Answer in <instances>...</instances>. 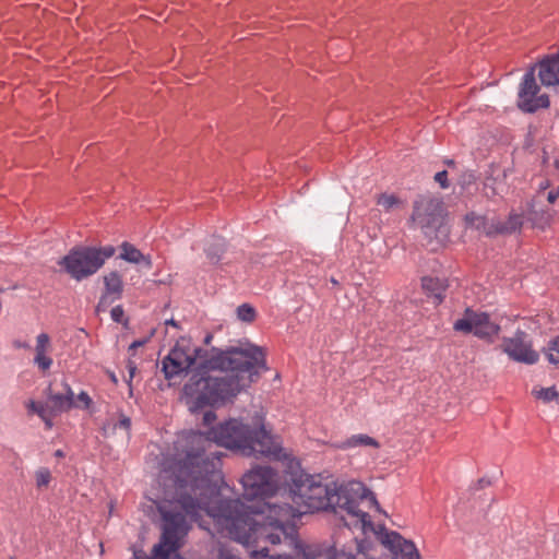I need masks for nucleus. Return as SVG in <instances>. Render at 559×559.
<instances>
[{"mask_svg": "<svg viewBox=\"0 0 559 559\" xmlns=\"http://www.w3.org/2000/svg\"><path fill=\"white\" fill-rule=\"evenodd\" d=\"M222 484L217 485L215 496L202 489H197V495H193L188 489L178 492L176 502L190 522H197L205 514L213 519L221 533L241 544H281V535L275 531L278 511L269 518L266 507L269 503H283L276 497L280 490L277 473L269 466H257L242 476L243 498L249 504L239 499H226L224 490L227 487Z\"/></svg>", "mask_w": 559, "mask_h": 559, "instance_id": "obj_1", "label": "nucleus"}, {"mask_svg": "<svg viewBox=\"0 0 559 559\" xmlns=\"http://www.w3.org/2000/svg\"><path fill=\"white\" fill-rule=\"evenodd\" d=\"M213 442L222 447L238 450L242 455H264L280 459L282 448L276 439L264 428L260 419L245 424L229 419L206 435L200 431H185L174 442L170 468L175 475L178 492L197 489L215 496L216 487L223 481L219 452Z\"/></svg>", "mask_w": 559, "mask_h": 559, "instance_id": "obj_2", "label": "nucleus"}, {"mask_svg": "<svg viewBox=\"0 0 559 559\" xmlns=\"http://www.w3.org/2000/svg\"><path fill=\"white\" fill-rule=\"evenodd\" d=\"M283 503L266 504L270 513L277 512L275 531L281 535V544L289 548V551L270 552L266 547H261L252 552L253 557L271 559H292L294 554H300L305 559H319L316 550L302 548L294 525L289 521L306 513L332 509L341 513V520L345 526L358 525L371 526L370 515L361 508L374 507L380 511V506L374 495L359 481H350L346 485H337L334 481L323 484L320 476L308 475L300 472L292 476L288 492L282 495ZM271 518V514L267 515Z\"/></svg>", "mask_w": 559, "mask_h": 559, "instance_id": "obj_3", "label": "nucleus"}, {"mask_svg": "<svg viewBox=\"0 0 559 559\" xmlns=\"http://www.w3.org/2000/svg\"><path fill=\"white\" fill-rule=\"evenodd\" d=\"M265 368L264 349L252 343L241 342L225 350L213 349L185 383L181 399L192 413L233 401L255 381L259 370Z\"/></svg>", "mask_w": 559, "mask_h": 559, "instance_id": "obj_4", "label": "nucleus"}, {"mask_svg": "<svg viewBox=\"0 0 559 559\" xmlns=\"http://www.w3.org/2000/svg\"><path fill=\"white\" fill-rule=\"evenodd\" d=\"M163 518V534L160 542L154 545L152 554L134 550V559H169L181 546V540L190 530V520L176 501L158 507Z\"/></svg>", "mask_w": 559, "mask_h": 559, "instance_id": "obj_5", "label": "nucleus"}, {"mask_svg": "<svg viewBox=\"0 0 559 559\" xmlns=\"http://www.w3.org/2000/svg\"><path fill=\"white\" fill-rule=\"evenodd\" d=\"M112 251L102 253L96 247H75L58 264L70 277L82 281L95 274Z\"/></svg>", "mask_w": 559, "mask_h": 559, "instance_id": "obj_6", "label": "nucleus"}, {"mask_svg": "<svg viewBox=\"0 0 559 559\" xmlns=\"http://www.w3.org/2000/svg\"><path fill=\"white\" fill-rule=\"evenodd\" d=\"M444 205L439 197L419 195L413 205L412 222L425 234L439 228L444 221Z\"/></svg>", "mask_w": 559, "mask_h": 559, "instance_id": "obj_7", "label": "nucleus"}, {"mask_svg": "<svg viewBox=\"0 0 559 559\" xmlns=\"http://www.w3.org/2000/svg\"><path fill=\"white\" fill-rule=\"evenodd\" d=\"M204 350L193 346L189 341L181 340L163 360V371L166 379H173L186 373L198 359H202Z\"/></svg>", "mask_w": 559, "mask_h": 559, "instance_id": "obj_8", "label": "nucleus"}, {"mask_svg": "<svg viewBox=\"0 0 559 559\" xmlns=\"http://www.w3.org/2000/svg\"><path fill=\"white\" fill-rule=\"evenodd\" d=\"M204 350L193 346L189 341L181 340L163 360V371L166 379H173L186 373L198 359H202Z\"/></svg>", "mask_w": 559, "mask_h": 559, "instance_id": "obj_9", "label": "nucleus"}, {"mask_svg": "<svg viewBox=\"0 0 559 559\" xmlns=\"http://www.w3.org/2000/svg\"><path fill=\"white\" fill-rule=\"evenodd\" d=\"M453 329L465 334L473 333L478 338L489 342H492L500 332V326L490 320L488 313L477 312L469 308L464 311L462 318L454 322Z\"/></svg>", "mask_w": 559, "mask_h": 559, "instance_id": "obj_10", "label": "nucleus"}, {"mask_svg": "<svg viewBox=\"0 0 559 559\" xmlns=\"http://www.w3.org/2000/svg\"><path fill=\"white\" fill-rule=\"evenodd\" d=\"M364 533L372 532L377 535L380 543L388 548L395 559H420L419 552L415 544L403 538L397 532L388 531L383 525L371 526L358 525Z\"/></svg>", "mask_w": 559, "mask_h": 559, "instance_id": "obj_11", "label": "nucleus"}, {"mask_svg": "<svg viewBox=\"0 0 559 559\" xmlns=\"http://www.w3.org/2000/svg\"><path fill=\"white\" fill-rule=\"evenodd\" d=\"M501 349L510 359L518 362L533 365L539 359L538 353L533 349L528 335L521 330H518L512 337H504Z\"/></svg>", "mask_w": 559, "mask_h": 559, "instance_id": "obj_12", "label": "nucleus"}, {"mask_svg": "<svg viewBox=\"0 0 559 559\" xmlns=\"http://www.w3.org/2000/svg\"><path fill=\"white\" fill-rule=\"evenodd\" d=\"M539 86L535 80L534 69L525 73L519 91V107L527 112H533L549 106V98L546 94L539 93Z\"/></svg>", "mask_w": 559, "mask_h": 559, "instance_id": "obj_13", "label": "nucleus"}, {"mask_svg": "<svg viewBox=\"0 0 559 559\" xmlns=\"http://www.w3.org/2000/svg\"><path fill=\"white\" fill-rule=\"evenodd\" d=\"M538 78L545 86L559 85V52L546 57L538 63Z\"/></svg>", "mask_w": 559, "mask_h": 559, "instance_id": "obj_14", "label": "nucleus"}, {"mask_svg": "<svg viewBox=\"0 0 559 559\" xmlns=\"http://www.w3.org/2000/svg\"><path fill=\"white\" fill-rule=\"evenodd\" d=\"M64 392L63 393H52L48 394V402L50 403L51 412L63 413L71 409L73 406H76L74 403V393L68 383H63ZM80 405H78L79 407Z\"/></svg>", "mask_w": 559, "mask_h": 559, "instance_id": "obj_15", "label": "nucleus"}, {"mask_svg": "<svg viewBox=\"0 0 559 559\" xmlns=\"http://www.w3.org/2000/svg\"><path fill=\"white\" fill-rule=\"evenodd\" d=\"M50 337L47 333H40L36 337L34 362L43 371L48 370L52 366V358L48 356L50 352Z\"/></svg>", "mask_w": 559, "mask_h": 559, "instance_id": "obj_16", "label": "nucleus"}, {"mask_svg": "<svg viewBox=\"0 0 559 559\" xmlns=\"http://www.w3.org/2000/svg\"><path fill=\"white\" fill-rule=\"evenodd\" d=\"M544 198V192H538L531 204V209L527 213V219L532 222L534 226L544 227L552 218V211L542 209L540 202Z\"/></svg>", "mask_w": 559, "mask_h": 559, "instance_id": "obj_17", "label": "nucleus"}, {"mask_svg": "<svg viewBox=\"0 0 559 559\" xmlns=\"http://www.w3.org/2000/svg\"><path fill=\"white\" fill-rule=\"evenodd\" d=\"M423 289L433 297V302L439 305L444 299V292L448 287L444 280L431 276H425L421 280Z\"/></svg>", "mask_w": 559, "mask_h": 559, "instance_id": "obj_18", "label": "nucleus"}, {"mask_svg": "<svg viewBox=\"0 0 559 559\" xmlns=\"http://www.w3.org/2000/svg\"><path fill=\"white\" fill-rule=\"evenodd\" d=\"M465 223L468 227L475 228L487 236L495 235V219L489 221L487 217L471 212L465 215Z\"/></svg>", "mask_w": 559, "mask_h": 559, "instance_id": "obj_19", "label": "nucleus"}, {"mask_svg": "<svg viewBox=\"0 0 559 559\" xmlns=\"http://www.w3.org/2000/svg\"><path fill=\"white\" fill-rule=\"evenodd\" d=\"M106 292L102 297V301L108 297H112V300L120 298L122 294V281L118 273L111 272L104 277Z\"/></svg>", "mask_w": 559, "mask_h": 559, "instance_id": "obj_20", "label": "nucleus"}, {"mask_svg": "<svg viewBox=\"0 0 559 559\" xmlns=\"http://www.w3.org/2000/svg\"><path fill=\"white\" fill-rule=\"evenodd\" d=\"M523 219L519 214H511L506 222L495 219V235L513 234L520 229Z\"/></svg>", "mask_w": 559, "mask_h": 559, "instance_id": "obj_21", "label": "nucleus"}, {"mask_svg": "<svg viewBox=\"0 0 559 559\" xmlns=\"http://www.w3.org/2000/svg\"><path fill=\"white\" fill-rule=\"evenodd\" d=\"M356 447L379 448V442L368 435L359 433L352 436L350 438L346 439L338 445V448L342 450H347Z\"/></svg>", "mask_w": 559, "mask_h": 559, "instance_id": "obj_22", "label": "nucleus"}, {"mask_svg": "<svg viewBox=\"0 0 559 559\" xmlns=\"http://www.w3.org/2000/svg\"><path fill=\"white\" fill-rule=\"evenodd\" d=\"M124 251L121 257L132 263L143 264L146 267L151 266V260L144 255L136 247H123Z\"/></svg>", "mask_w": 559, "mask_h": 559, "instance_id": "obj_23", "label": "nucleus"}, {"mask_svg": "<svg viewBox=\"0 0 559 559\" xmlns=\"http://www.w3.org/2000/svg\"><path fill=\"white\" fill-rule=\"evenodd\" d=\"M403 204L402 200L394 194L382 193L377 198V205L384 212H391Z\"/></svg>", "mask_w": 559, "mask_h": 559, "instance_id": "obj_24", "label": "nucleus"}, {"mask_svg": "<svg viewBox=\"0 0 559 559\" xmlns=\"http://www.w3.org/2000/svg\"><path fill=\"white\" fill-rule=\"evenodd\" d=\"M532 395L538 400H542L544 403H549L558 400L559 392L555 386L549 388H534L532 390Z\"/></svg>", "mask_w": 559, "mask_h": 559, "instance_id": "obj_25", "label": "nucleus"}, {"mask_svg": "<svg viewBox=\"0 0 559 559\" xmlns=\"http://www.w3.org/2000/svg\"><path fill=\"white\" fill-rule=\"evenodd\" d=\"M255 309L249 304H242L237 308V318L247 323H251L255 320Z\"/></svg>", "mask_w": 559, "mask_h": 559, "instance_id": "obj_26", "label": "nucleus"}, {"mask_svg": "<svg viewBox=\"0 0 559 559\" xmlns=\"http://www.w3.org/2000/svg\"><path fill=\"white\" fill-rule=\"evenodd\" d=\"M37 488L48 487L51 481V473L47 467H40L35 472Z\"/></svg>", "mask_w": 559, "mask_h": 559, "instance_id": "obj_27", "label": "nucleus"}, {"mask_svg": "<svg viewBox=\"0 0 559 559\" xmlns=\"http://www.w3.org/2000/svg\"><path fill=\"white\" fill-rule=\"evenodd\" d=\"M547 350L549 362L559 365V335L549 342Z\"/></svg>", "mask_w": 559, "mask_h": 559, "instance_id": "obj_28", "label": "nucleus"}, {"mask_svg": "<svg viewBox=\"0 0 559 559\" xmlns=\"http://www.w3.org/2000/svg\"><path fill=\"white\" fill-rule=\"evenodd\" d=\"M435 180L441 186V188L445 189L449 187L448 185V173L445 170L439 171L435 175Z\"/></svg>", "mask_w": 559, "mask_h": 559, "instance_id": "obj_29", "label": "nucleus"}, {"mask_svg": "<svg viewBox=\"0 0 559 559\" xmlns=\"http://www.w3.org/2000/svg\"><path fill=\"white\" fill-rule=\"evenodd\" d=\"M36 414L41 418V419H46L47 416H49L50 414H56L55 412H51V407H48L47 405L45 404H40L38 409H36Z\"/></svg>", "mask_w": 559, "mask_h": 559, "instance_id": "obj_30", "label": "nucleus"}, {"mask_svg": "<svg viewBox=\"0 0 559 559\" xmlns=\"http://www.w3.org/2000/svg\"><path fill=\"white\" fill-rule=\"evenodd\" d=\"M111 318L115 322H121L123 317V309L121 306H116L111 309Z\"/></svg>", "mask_w": 559, "mask_h": 559, "instance_id": "obj_31", "label": "nucleus"}, {"mask_svg": "<svg viewBox=\"0 0 559 559\" xmlns=\"http://www.w3.org/2000/svg\"><path fill=\"white\" fill-rule=\"evenodd\" d=\"M78 402L82 403V406L84 408H88L92 404V399L90 397V395L82 391L79 395H78Z\"/></svg>", "mask_w": 559, "mask_h": 559, "instance_id": "obj_32", "label": "nucleus"}, {"mask_svg": "<svg viewBox=\"0 0 559 559\" xmlns=\"http://www.w3.org/2000/svg\"><path fill=\"white\" fill-rule=\"evenodd\" d=\"M131 427V420L127 416H122L117 424H115V428H121L124 430H129Z\"/></svg>", "mask_w": 559, "mask_h": 559, "instance_id": "obj_33", "label": "nucleus"}, {"mask_svg": "<svg viewBox=\"0 0 559 559\" xmlns=\"http://www.w3.org/2000/svg\"><path fill=\"white\" fill-rule=\"evenodd\" d=\"M215 419H216V415H215V413H214V412H212V411H207V412H205V413H204V415H203V424H204L205 426L211 425Z\"/></svg>", "mask_w": 559, "mask_h": 559, "instance_id": "obj_34", "label": "nucleus"}, {"mask_svg": "<svg viewBox=\"0 0 559 559\" xmlns=\"http://www.w3.org/2000/svg\"><path fill=\"white\" fill-rule=\"evenodd\" d=\"M127 368H128V371H129V381L128 382L130 383L132 378L135 374L136 366H135V364L133 361H128Z\"/></svg>", "mask_w": 559, "mask_h": 559, "instance_id": "obj_35", "label": "nucleus"}, {"mask_svg": "<svg viewBox=\"0 0 559 559\" xmlns=\"http://www.w3.org/2000/svg\"><path fill=\"white\" fill-rule=\"evenodd\" d=\"M41 403L40 402H35V401H29L27 404H26V407L28 409L29 413H34L36 414V409H38L39 405Z\"/></svg>", "mask_w": 559, "mask_h": 559, "instance_id": "obj_36", "label": "nucleus"}, {"mask_svg": "<svg viewBox=\"0 0 559 559\" xmlns=\"http://www.w3.org/2000/svg\"><path fill=\"white\" fill-rule=\"evenodd\" d=\"M12 345H13L14 348H17V349H20V348H24V349L29 348L28 343L22 342L20 340L13 341Z\"/></svg>", "mask_w": 559, "mask_h": 559, "instance_id": "obj_37", "label": "nucleus"}, {"mask_svg": "<svg viewBox=\"0 0 559 559\" xmlns=\"http://www.w3.org/2000/svg\"><path fill=\"white\" fill-rule=\"evenodd\" d=\"M548 203L552 204L558 199L554 191H549L546 195Z\"/></svg>", "mask_w": 559, "mask_h": 559, "instance_id": "obj_38", "label": "nucleus"}, {"mask_svg": "<svg viewBox=\"0 0 559 559\" xmlns=\"http://www.w3.org/2000/svg\"><path fill=\"white\" fill-rule=\"evenodd\" d=\"M218 559H239L238 557L221 551Z\"/></svg>", "mask_w": 559, "mask_h": 559, "instance_id": "obj_39", "label": "nucleus"}, {"mask_svg": "<svg viewBox=\"0 0 559 559\" xmlns=\"http://www.w3.org/2000/svg\"><path fill=\"white\" fill-rule=\"evenodd\" d=\"M55 415H56V414H50L49 416H47V417H46V419H43V420H44V423H45V425H46V427H47L48 429H50V428L52 427V419H51V418H52V416H55Z\"/></svg>", "mask_w": 559, "mask_h": 559, "instance_id": "obj_40", "label": "nucleus"}, {"mask_svg": "<svg viewBox=\"0 0 559 559\" xmlns=\"http://www.w3.org/2000/svg\"><path fill=\"white\" fill-rule=\"evenodd\" d=\"M144 344V342H141V341H135L133 342L130 346H129V350H134L135 348H138L139 346H142Z\"/></svg>", "mask_w": 559, "mask_h": 559, "instance_id": "obj_41", "label": "nucleus"}, {"mask_svg": "<svg viewBox=\"0 0 559 559\" xmlns=\"http://www.w3.org/2000/svg\"><path fill=\"white\" fill-rule=\"evenodd\" d=\"M206 255H207V258H210L212 261H217V260H218V258H217V259H215L214 254H213L210 250H209V251H206Z\"/></svg>", "mask_w": 559, "mask_h": 559, "instance_id": "obj_42", "label": "nucleus"}, {"mask_svg": "<svg viewBox=\"0 0 559 559\" xmlns=\"http://www.w3.org/2000/svg\"><path fill=\"white\" fill-rule=\"evenodd\" d=\"M539 187H540V189H542V190H545V189H547V188H548V182H547V181H546L545 183H544V182H542V183L539 185Z\"/></svg>", "mask_w": 559, "mask_h": 559, "instance_id": "obj_43", "label": "nucleus"}, {"mask_svg": "<svg viewBox=\"0 0 559 559\" xmlns=\"http://www.w3.org/2000/svg\"><path fill=\"white\" fill-rule=\"evenodd\" d=\"M56 456H59V457L63 456L62 451L61 450H57L56 451Z\"/></svg>", "mask_w": 559, "mask_h": 559, "instance_id": "obj_44", "label": "nucleus"}, {"mask_svg": "<svg viewBox=\"0 0 559 559\" xmlns=\"http://www.w3.org/2000/svg\"><path fill=\"white\" fill-rule=\"evenodd\" d=\"M479 484L483 486V485H489V481L488 480H484V479H480L479 480Z\"/></svg>", "mask_w": 559, "mask_h": 559, "instance_id": "obj_45", "label": "nucleus"}, {"mask_svg": "<svg viewBox=\"0 0 559 559\" xmlns=\"http://www.w3.org/2000/svg\"><path fill=\"white\" fill-rule=\"evenodd\" d=\"M167 324H171L174 326H177V323L174 320L167 321Z\"/></svg>", "mask_w": 559, "mask_h": 559, "instance_id": "obj_46", "label": "nucleus"}, {"mask_svg": "<svg viewBox=\"0 0 559 559\" xmlns=\"http://www.w3.org/2000/svg\"><path fill=\"white\" fill-rule=\"evenodd\" d=\"M501 191H502V189H499V188L493 189V193H500Z\"/></svg>", "mask_w": 559, "mask_h": 559, "instance_id": "obj_47", "label": "nucleus"}, {"mask_svg": "<svg viewBox=\"0 0 559 559\" xmlns=\"http://www.w3.org/2000/svg\"><path fill=\"white\" fill-rule=\"evenodd\" d=\"M554 192L556 193L557 198H559V187H558V188H557V190H556V191H554Z\"/></svg>", "mask_w": 559, "mask_h": 559, "instance_id": "obj_48", "label": "nucleus"}, {"mask_svg": "<svg viewBox=\"0 0 559 559\" xmlns=\"http://www.w3.org/2000/svg\"><path fill=\"white\" fill-rule=\"evenodd\" d=\"M111 380H112L114 382H117V379H116L115 374H112V376H111Z\"/></svg>", "mask_w": 559, "mask_h": 559, "instance_id": "obj_49", "label": "nucleus"}, {"mask_svg": "<svg viewBox=\"0 0 559 559\" xmlns=\"http://www.w3.org/2000/svg\"><path fill=\"white\" fill-rule=\"evenodd\" d=\"M120 245L127 246V245H129V242L128 241H122Z\"/></svg>", "mask_w": 559, "mask_h": 559, "instance_id": "obj_50", "label": "nucleus"}, {"mask_svg": "<svg viewBox=\"0 0 559 559\" xmlns=\"http://www.w3.org/2000/svg\"><path fill=\"white\" fill-rule=\"evenodd\" d=\"M488 182H490V179H487V181L485 182V186L488 187Z\"/></svg>", "mask_w": 559, "mask_h": 559, "instance_id": "obj_51", "label": "nucleus"}, {"mask_svg": "<svg viewBox=\"0 0 559 559\" xmlns=\"http://www.w3.org/2000/svg\"><path fill=\"white\" fill-rule=\"evenodd\" d=\"M488 182H490V179H487V181L485 182V186L488 187Z\"/></svg>", "mask_w": 559, "mask_h": 559, "instance_id": "obj_52", "label": "nucleus"}, {"mask_svg": "<svg viewBox=\"0 0 559 559\" xmlns=\"http://www.w3.org/2000/svg\"><path fill=\"white\" fill-rule=\"evenodd\" d=\"M556 166L559 168V162L558 160L556 162Z\"/></svg>", "mask_w": 559, "mask_h": 559, "instance_id": "obj_53", "label": "nucleus"}, {"mask_svg": "<svg viewBox=\"0 0 559 559\" xmlns=\"http://www.w3.org/2000/svg\"><path fill=\"white\" fill-rule=\"evenodd\" d=\"M10 559H15V558L11 557Z\"/></svg>", "mask_w": 559, "mask_h": 559, "instance_id": "obj_54", "label": "nucleus"}]
</instances>
